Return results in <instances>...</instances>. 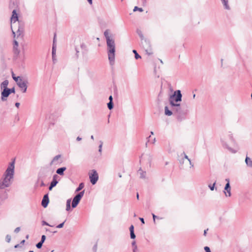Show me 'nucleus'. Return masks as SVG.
Listing matches in <instances>:
<instances>
[{"instance_id": "aec40b11", "label": "nucleus", "mask_w": 252, "mask_h": 252, "mask_svg": "<svg viewBox=\"0 0 252 252\" xmlns=\"http://www.w3.org/2000/svg\"><path fill=\"white\" fill-rule=\"evenodd\" d=\"M8 85V81L7 80H5L0 84L1 89H4L8 88H7Z\"/></svg>"}, {"instance_id": "79ce46f5", "label": "nucleus", "mask_w": 252, "mask_h": 252, "mask_svg": "<svg viewBox=\"0 0 252 252\" xmlns=\"http://www.w3.org/2000/svg\"><path fill=\"white\" fill-rule=\"evenodd\" d=\"M139 171H142L141 169H140L139 170ZM141 175H140V178H145V175H146V172H142L141 173Z\"/></svg>"}, {"instance_id": "473e14b6", "label": "nucleus", "mask_w": 252, "mask_h": 252, "mask_svg": "<svg viewBox=\"0 0 252 252\" xmlns=\"http://www.w3.org/2000/svg\"><path fill=\"white\" fill-rule=\"evenodd\" d=\"M28 82V81L27 80H25V79H23L22 77L21 78H20L19 79V80L16 82L17 85H19V84H20V83H22V82Z\"/></svg>"}, {"instance_id": "c03bdc74", "label": "nucleus", "mask_w": 252, "mask_h": 252, "mask_svg": "<svg viewBox=\"0 0 252 252\" xmlns=\"http://www.w3.org/2000/svg\"><path fill=\"white\" fill-rule=\"evenodd\" d=\"M14 54L18 55L19 54V50L17 49V48H14Z\"/></svg>"}, {"instance_id": "39448f33", "label": "nucleus", "mask_w": 252, "mask_h": 252, "mask_svg": "<svg viewBox=\"0 0 252 252\" xmlns=\"http://www.w3.org/2000/svg\"><path fill=\"white\" fill-rule=\"evenodd\" d=\"M15 90L14 87L12 88H6L3 89L1 93V99L2 101H5L7 100V98L12 93H15Z\"/></svg>"}, {"instance_id": "cd10ccee", "label": "nucleus", "mask_w": 252, "mask_h": 252, "mask_svg": "<svg viewBox=\"0 0 252 252\" xmlns=\"http://www.w3.org/2000/svg\"><path fill=\"white\" fill-rule=\"evenodd\" d=\"M107 107H108V108L109 109V110H112L113 107H114V103H113V102H111V101H109L108 103H107Z\"/></svg>"}, {"instance_id": "ddd939ff", "label": "nucleus", "mask_w": 252, "mask_h": 252, "mask_svg": "<svg viewBox=\"0 0 252 252\" xmlns=\"http://www.w3.org/2000/svg\"><path fill=\"white\" fill-rule=\"evenodd\" d=\"M28 82H22V83H20L19 84L18 87L21 89V91L23 93H26L28 88Z\"/></svg>"}, {"instance_id": "0e129e2a", "label": "nucleus", "mask_w": 252, "mask_h": 252, "mask_svg": "<svg viewBox=\"0 0 252 252\" xmlns=\"http://www.w3.org/2000/svg\"><path fill=\"white\" fill-rule=\"evenodd\" d=\"M87 1L89 3V4H92V3H93V0H87Z\"/></svg>"}, {"instance_id": "4c0bfd02", "label": "nucleus", "mask_w": 252, "mask_h": 252, "mask_svg": "<svg viewBox=\"0 0 252 252\" xmlns=\"http://www.w3.org/2000/svg\"><path fill=\"white\" fill-rule=\"evenodd\" d=\"M103 142L100 141V144L99 145V149L98 152L101 154L102 152V147Z\"/></svg>"}, {"instance_id": "f8f14e48", "label": "nucleus", "mask_w": 252, "mask_h": 252, "mask_svg": "<svg viewBox=\"0 0 252 252\" xmlns=\"http://www.w3.org/2000/svg\"><path fill=\"white\" fill-rule=\"evenodd\" d=\"M49 203V198L48 196V193L45 194L42 199L41 205L44 208H46Z\"/></svg>"}, {"instance_id": "6e6552de", "label": "nucleus", "mask_w": 252, "mask_h": 252, "mask_svg": "<svg viewBox=\"0 0 252 252\" xmlns=\"http://www.w3.org/2000/svg\"><path fill=\"white\" fill-rule=\"evenodd\" d=\"M85 190H83L77 194L73 198L72 201V207L75 208L79 203L81 198L84 194Z\"/></svg>"}, {"instance_id": "8fccbe9b", "label": "nucleus", "mask_w": 252, "mask_h": 252, "mask_svg": "<svg viewBox=\"0 0 252 252\" xmlns=\"http://www.w3.org/2000/svg\"><path fill=\"white\" fill-rule=\"evenodd\" d=\"M46 186L45 184L44 183L43 181V180H41V183H40V187H45Z\"/></svg>"}, {"instance_id": "1a4fd4ad", "label": "nucleus", "mask_w": 252, "mask_h": 252, "mask_svg": "<svg viewBox=\"0 0 252 252\" xmlns=\"http://www.w3.org/2000/svg\"><path fill=\"white\" fill-rule=\"evenodd\" d=\"M12 16L11 17V29L13 34L14 37H15V32H14V24L16 23L17 21H19L18 20V16L16 10L14 9L12 12Z\"/></svg>"}, {"instance_id": "603ef678", "label": "nucleus", "mask_w": 252, "mask_h": 252, "mask_svg": "<svg viewBox=\"0 0 252 252\" xmlns=\"http://www.w3.org/2000/svg\"><path fill=\"white\" fill-rule=\"evenodd\" d=\"M139 220L142 224L145 223L144 219L143 218H139Z\"/></svg>"}, {"instance_id": "4468645a", "label": "nucleus", "mask_w": 252, "mask_h": 252, "mask_svg": "<svg viewBox=\"0 0 252 252\" xmlns=\"http://www.w3.org/2000/svg\"><path fill=\"white\" fill-rule=\"evenodd\" d=\"M224 190L226 191L228 193V195L226 194V192L224 191V192L226 195V196H230L231 195V187L230 185V183L227 182L224 187Z\"/></svg>"}, {"instance_id": "0eeeda50", "label": "nucleus", "mask_w": 252, "mask_h": 252, "mask_svg": "<svg viewBox=\"0 0 252 252\" xmlns=\"http://www.w3.org/2000/svg\"><path fill=\"white\" fill-rule=\"evenodd\" d=\"M141 45L147 54L150 55L153 54L151 48V43L148 39L144 38L143 40H141Z\"/></svg>"}, {"instance_id": "bf43d9fd", "label": "nucleus", "mask_w": 252, "mask_h": 252, "mask_svg": "<svg viewBox=\"0 0 252 252\" xmlns=\"http://www.w3.org/2000/svg\"><path fill=\"white\" fill-rule=\"evenodd\" d=\"M109 101L113 102V97L112 95H110L109 97Z\"/></svg>"}, {"instance_id": "2eb2a0df", "label": "nucleus", "mask_w": 252, "mask_h": 252, "mask_svg": "<svg viewBox=\"0 0 252 252\" xmlns=\"http://www.w3.org/2000/svg\"><path fill=\"white\" fill-rule=\"evenodd\" d=\"M134 226L133 225H131L129 227L130 236V238L132 239H134L136 237V236L134 234Z\"/></svg>"}, {"instance_id": "5fc2aeb1", "label": "nucleus", "mask_w": 252, "mask_h": 252, "mask_svg": "<svg viewBox=\"0 0 252 252\" xmlns=\"http://www.w3.org/2000/svg\"><path fill=\"white\" fill-rule=\"evenodd\" d=\"M229 137H230V139H231V140L232 141V142H234V139L232 135V134H230L229 135Z\"/></svg>"}, {"instance_id": "9b49d317", "label": "nucleus", "mask_w": 252, "mask_h": 252, "mask_svg": "<svg viewBox=\"0 0 252 252\" xmlns=\"http://www.w3.org/2000/svg\"><path fill=\"white\" fill-rule=\"evenodd\" d=\"M56 34H54V39H53V43L52 45V60L53 63H55V61H56V44L55 43V38H56Z\"/></svg>"}, {"instance_id": "a878e982", "label": "nucleus", "mask_w": 252, "mask_h": 252, "mask_svg": "<svg viewBox=\"0 0 252 252\" xmlns=\"http://www.w3.org/2000/svg\"><path fill=\"white\" fill-rule=\"evenodd\" d=\"M84 187V184L83 183H81L79 185L78 188L76 189L75 191L78 192L80 190H81Z\"/></svg>"}, {"instance_id": "2f4dec72", "label": "nucleus", "mask_w": 252, "mask_h": 252, "mask_svg": "<svg viewBox=\"0 0 252 252\" xmlns=\"http://www.w3.org/2000/svg\"><path fill=\"white\" fill-rule=\"evenodd\" d=\"M133 11L134 12H135L136 11H139L140 12H143V9L142 8H140V7H138V6H135L134 7V9H133Z\"/></svg>"}, {"instance_id": "c85d7f7f", "label": "nucleus", "mask_w": 252, "mask_h": 252, "mask_svg": "<svg viewBox=\"0 0 252 252\" xmlns=\"http://www.w3.org/2000/svg\"><path fill=\"white\" fill-rule=\"evenodd\" d=\"M58 182H59V180L52 179V181H51V182L50 183V185L55 187L56 186V185H57Z\"/></svg>"}, {"instance_id": "dca6fc26", "label": "nucleus", "mask_w": 252, "mask_h": 252, "mask_svg": "<svg viewBox=\"0 0 252 252\" xmlns=\"http://www.w3.org/2000/svg\"><path fill=\"white\" fill-rule=\"evenodd\" d=\"M66 170V168L65 167H62L59 168L56 170L57 174L63 176L64 175V172Z\"/></svg>"}, {"instance_id": "7ed1b4c3", "label": "nucleus", "mask_w": 252, "mask_h": 252, "mask_svg": "<svg viewBox=\"0 0 252 252\" xmlns=\"http://www.w3.org/2000/svg\"><path fill=\"white\" fill-rule=\"evenodd\" d=\"M107 46V53L110 64L113 65L115 63V44L114 40H108L106 42Z\"/></svg>"}, {"instance_id": "a19ab883", "label": "nucleus", "mask_w": 252, "mask_h": 252, "mask_svg": "<svg viewBox=\"0 0 252 252\" xmlns=\"http://www.w3.org/2000/svg\"><path fill=\"white\" fill-rule=\"evenodd\" d=\"M41 223H42V225H47V226H49L51 227L53 226V225H50L48 222H47L45 220H42Z\"/></svg>"}, {"instance_id": "b1692460", "label": "nucleus", "mask_w": 252, "mask_h": 252, "mask_svg": "<svg viewBox=\"0 0 252 252\" xmlns=\"http://www.w3.org/2000/svg\"><path fill=\"white\" fill-rule=\"evenodd\" d=\"M70 202L71 199H68L66 201V210L67 211H69L70 210Z\"/></svg>"}, {"instance_id": "052dcab7", "label": "nucleus", "mask_w": 252, "mask_h": 252, "mask_svg": "<svg viewBox=\"0 0 252 252\" xmlns=\"http://www.w3.org/2000/svg\"><path fill=\"white\" fill-rule=\"evenodd\" d=\"M184 158H182V159L179 160V162L181 164H183L184 163Z\"/></svg>"}, {"instance_id": "bb28decb", "label": "nucleus", "mask_w": 252, "mask_h": 252, "mask_svg": "<svg viewBox=\"0 0 252 252\" xmlns=\"http://www.w3.org/2000/svg\"><path fill=\"white\" fill-rule=\"evenodd\" d=\"M132 52L134 54L135 58L136 60L141 58V56L138 54L136 50H133Z\"/></svg>"}, {"instance_id": "6e6d98bb", "label": "nucleus", "mask_w": 252, "mask_h": 252, "mask_svg": "<svg viewBox=\"0 0 252 252\" xmlns=\"http://www.w3.org/2000/svg\"><path fill=\"white\" fill-rule=\"evenodd\" d=\"M152 216H153V218L154 222H155V219L157 218V216L154 214H153V213H152Z\"/></svg>"}, {"instance_id": "680f3d73", "label": "nucleus", "mask_w": 252, "mask_h": 252, "mask_svg": "<svg viewBox=\"0 0 252 252\" xmlns=\"http://www.w3.org/2000/svg\"><path fill=\"white\" fill-rule=\"evenodd\" d=\"M208 230V229H205L204 231V233H203V235L204 236H206V234H207V231Z\"/></svg>"}, {"instance_id": "20e7f679", "label": "nucleus", "mask_w": 252, "mask_h": 252, "mask_svg": "<svg viewBox=\"0 0 252 252\" xmlns=\"http://www.w3.org/2000/svg\"><path fill=\"white\" fill-rule=\"evenodd\" d=\"M182 94L180 90H176L171 95L169 98L171 106L179 104L182 101Z\"/></svg>"}, {"instance_id": "e433bc0d", "label": "nucleus", "mask_w": 252, "mask_h": 252, "mask_svg": "<svg viewBox=\"0 0 252 252\" xmlns=\"http://www.w3.org/2000/svg\"><path fill=\"white\" fill-rule=\"evenodd\" d=\"M42 245H43V243H42L41 242H39L38 243H37L36 244V247L37 249H41L42 247Z\"/></svg>"}, {"instance_id": "f257e3e1", "label": "nucleus", "mask_w": 252, "mask_h": 252, "mask_svg": "<svg viewBox=\"0 0 252 252\" xmlns=\"http://www.w3.org/2000/svg\"><path fill=\"white\" fill-rule=\"evenodd\" d=\"M14 160L10 162L6 169L3 177L0 180V189L8 187L10 184V180L13 178L14 173Z\"/></svg>"}, {"instance_id": "09e8293b", "label": "nucleus", "mask_w": 252, "mask_h": 252, "mask_svg": "<svg viewBox=\"0 0 252 252\" xmlns=\"http://www.w3.org/2000/svg\"><path fill=\"white\" fill-rule=\"evenodd\" d=\"M18 42L16 40L14 41V48H16L15 46L18 47Z\"/></svg>"}, {"instance_id": "72a5a7b5", "label": "nucleus", "mask_w": 252, "mask_h": 252, "mask_svg": "<svg viewBox=\"0 0 252 252\" xmlns=\"http://www.w3.org/2000/svg\"><path fill=\"white\" fill-rule=\"evenodd\" d=\"M181 156L182 157V158H183L184 159H188V160L189 161V160H190L189 157H188V156L186 155V154L184 152L181 155Z\"/></svg>"}, {"instance_id": "ea45409f", "label": "nucleus", "mask_w": 252, "mask_h": 252, "mask_svg": "<svg viewBox=\"0 0 252 252\" xmlns=\"http://www.w3.org/2000/svg\"><path fill=\"white\" fill-rule=\"evenodd\" d=\"M45 240H46V236L44 235H43L41 236V240L40 241V242L43 244L44 243Z\"/></svg>"}, {"instance_id": "a18cd8bd", "label": "nucleus", "mask_w": 252, "mask_h": 252, "mask_svg": "<svg viewBox=\"0 0 252 252\" xmlns=\"http://www.w3.org/2000/svg\"><path fill=\"white\" fill-rule=\"evenodd\" d=\"M60 177L59 176L57 175V174H55L53 175V180H60Z\"/></svg>"}, {"instance_id": "6ab92c4d", "label": "nucleus", "mask_w": 252, "mask_h": 252, "mask_svg": "<svg viewBox=\"0 0 252 252\" xmlns=\"http://www.w3.org/2000/svg\"><path fill=\"white\" fill-rule=\"evenodd\" d=\"M223 6L225 9L229 10L230 7L228 5V0H221Z\"/></svg>"}, {"instance_id": "5701e85b", "label": "nucleus", "mask_w": 252, "mask_h": 252, "mask_svg": "<svg viewBox=\"0 0 252 252\" xmlns=\"http://www.w3.org/2000/svg\"><path fill=\"white\" fill-rule=\"evenodd\" d=\"M61 156L60 155H58L56 156L55 157H54V158H53V159L50 163V165H52L53 164V163L54 162H55L56 161L58 160L59 159V158H61Z\"/></svg>"}, {"instance_id": "13d9d810", "label": "nucleus", "mask_w": 252, "mask_h": 252, "mask_svg": "<svg viewBox=\"0 0 252 252\" xmlns=\"http://www.w3.org/2000/svg\"><path fill=\"white\" fill-rule=\"evenodd\" d=\"M20 103L19 102H16L15 104V105L16 107L17 108H19V106H20Z\"/></svg>"}, {"instance_id": "423d86ee", "label": "nucleus", "mask_w": 252, "mask_h": 252, "mask_svg": "<svg viewBox=\"0 0 252 252\" xmlns=\"http://www.w3.org/2000/svg\"><path fill=\"white\" fill-rule=\"evenodd\" d=\"M17 24V29H16V28H15V26L14 25V32L15 33H16L17 37L20 36L23 37L24 32L25 24L22 21H18Z\"/></svg>"}, {"instance_id": "f704fd0d", "label": "nucleus", "mask_w": 252, "mask_h": 252, "mask_svg": "<svg viewBox=\"0 0 252 252\" xmlns=\"http://www.w3.org/2000/svg\"><path fill=\"white\" fill-rule=\"evenodd\" d=\"M12 77H13V79H14V80L16 82H17L19 79L20 78H21V77L20 76H17V77H15L14 76V74H12Z\"/></svg>"}, {"instance_id": "37998d69", "label": "nucleus", "mask_w": 252, "mask_h": 252, "mask_svg": "<svg viewBox=\"0 0 252 252\" xmlns=\"http://www.w3.org/2000/svg\"><path fill=\"white\" fill-rule=\"evenodd\" d=\"M204 249L205 252H211L210 248L208 246H205Z\"/></svg>"}, {"instance_id": "f3484780", "label": "nucleus", "mask_w": 252, "mask_h": 252, "mask_svg": "<svg viewBox=\"0 0 252 252\" xmlns=\"http://www.w3.org/2000/svg\"><path fill=\"white\" fill-rule=\"evenodd\" d=\"M164 110H165V112H164L165 113V115H166V116H170L173 114H174L172 110H170L168 109V107L167 106L165 107Z\"/></svg>"}, {"instance_id": "c756f323", "label": "nucleus", "mask_w": 252, "mask_h": 252, "mask_svg": "<svg viewBox=\"0 0 252 252\" xmlns=\"http://www.w3.org/2000/svg\"><path fill=\"white\" fill-rule=\"evenodd\" d=\"M216 184V181H215L214 182V183L212 185V184H209L208 185V187H209V189L211 190H214Z\"/></svg>"}, {"instance_id": "338daca9", "label": "nucleus", "mask_w": 252, "mask_h": 252, "mask_svg": "<svg viewBox=\"0 0 252 252\" xmlns=\"http://www.w3.org/2000/svg\"><path fill=\"white\" fill-rule=\"evenodd\" d=\"M25 242V240H23L21 241L20 244L23 245V244H24Z\"/></svg>"}, {"instance_id": "69168bd1", "label": "nucleus", "mask_w": 252, "mask_h": 252, "mask_svg": "<svg viewBox=\"0 0 252 252\" xmlns=\"http://www.w3.org/2000/svg\"><path fill=\"white\" fill-rule=\"evenodd\" d=\"M81 139H82V138L80 137L79 136H78V137H77V139H76V140H77V141H80Z\"/></svg>"}, {"instance_id": "f03ea898", "label": "nucleus", "mask_w": 252, "mask_h": 252, "mask_svg": "<svg viewBox=\"0 0 252 252\" xmlns=\"http://www.w3.org/2000/svg\"><path fill=\"white\" fill-rule=\"evenodd\" d=\"M172 110L174 114L176 116V118L178 121H181L185 119L188 113V109L185 105H181L178 104L171 106Z\"/></svg>"}, {"instance_id": "e2e57ef3", "label": "nucleus", "mask_w": 252, "mask_h": 252, "mask_svg": "<svg viewBox=\"0 0 252 252\" xmlns=\"http://www.w3.org/2000/svg\"><path fill=\"white\" fill-rule=\"evenodd\" d=\"M189 164L190 165V167H193V163L191 162V160H189Z\"/></svg>"}, {"instance_id": "774afa93", "label": "nucleus", "mask_w": 252, "mask_h": 252, "mask_svg": "<svg viewBox=\"0 0 252 252\" xmlns=\"http://www.w3.org/2000/svg\"><path fill=\"white\" fill-rule=\"evenodd\" d=\"M20 247L19 244H17V245H15V246H14V248H18V247Z\"/></svg>"}, {"instance_id": "864d4df0", "label": "nucleus", "mask_w": 252, "mask_h": 252, "mask_svg": "<svg viewBox=\"0 0 252 252\" xmlns=\"http://www.w3.org/2000/svg\"><path fill=\"white\" fill-rule=\"evenodd\" d=\"M137 247L135 246L134 248H133L132 251L133 252H137Z\"/></svg>"}, {"instance_id": "4be33fe9", "label": "nucleus", "mask_w": 252, "mask_h": 252, "mask_svg": "<svg viewBox=\"0 0 252 252\" xmlns=\"http://www.w3.org/2000/svg\"><path fill=\"white\" fill-rule=\"evenodd\" d=\"M104 36L106 38V42H107L108 40H112L113 39H111L109 35V30H106L104 32Z\"/></svg>"}, {"instance_id": "58836bf2", "label": "nucleus", "mask_w": 252, "mask_h": 252, "mask_svg": "<svg viewBox=\"0 0 252 252\" xmlns=\"http://www.w3.org/2000/svg\"><path fill=\"white\" fill-rule=\"evenodd\" d=\"M66 220H65L63 222L58 224L56 227L57 228H61L62 227H63V225H64V222H65Z\"/></svg>"}, {"instance_id": "4d7b16f0", "label": "nucleus", "mask_w": 252, "mask_h": 252, "mask_svg": "<svg viewBox=\"0 0 252 252\" xmlns=\"http://www.w3.org/2000/svg\"><path fill=\"white\" fill-rule=\"evenodd\" d=\"M54 187L53 186H51L50 184L49 186V188H48V189L49 190H52V189H53V188H54Z\"/></svg>"}, {"instance_id": "49530a36", "label": "nucleus", "mask_w": 252, "mask_h": 252, "mask_svg": "<svg viewBox=\"0 0 252 252\" xmlns=\"http://www.w3.org/2000/svg\"><path fill=\"white\" fill-rule=\"evenodd\" d=\"M75 51H76V58L78 59V57H79V50L77 48L75 47Z\"/></svg>"}, {"instance_id": "9d476101", "label": "nucleus", "mask_w": 252, "mask_h": 252, "mask_svg": "<svg viewBox=\"0 0 252 252\" xmlns=\"http://www.w3.org/2000/svg\"><path fill=\"white\" fill-rule=\"evenodd\" d=\"M89 178L92 185H95L98 179V175L96 171L93 170L92 173L89 175Z\"/></svg>"}, {"instance_id": "412c9836", "label": "nucleus", "mask_w": 252, "mask_h": 252, "mask_svg": "<svg viewBox=\"0 0 252 252\" xmlns=\"http://www.w3.org/2000/svg\"><path fill=\"white\" fill-rule=\"evenodd\" d=\"M80 47L82 50H83V54L86 53L88 51L87 46L84 43H81Z\"/></svg>"}, {"instance_id": "a211bd4d", "label": "nucleus", "mask_w": 252, "mask_h": 252, "mask_svg": "<svg viewBox=\"0 0 252 252\" xmlns=\"http://www.w3.org/2000/svg\"><path fill=\"white\" fill-rule=\"evenodd\" d=\"M245 162L248 166L252 168V160L248 156H246Z\"/></svg>"}, {"instance_id": "393cba45", "label": "nucleus", "mask_w": 252, "mask_h": 252, "mask_svg": "<svg viewBox=\"0 0 252 252\" xmlns=\"http://www.w3.org/2000/svg\"><path fill=\"white\" fill-rule=\"evenodd\" d=\"M136 32L140 37L141 40H143L144 37L143 36L142 31L139 29H137Z\"/></svg>"}, {"instance_id": "c9c22d12", "label": "nucleus", "mask_w": 252, "mask_h": 252, "mask_svg": "<svg viewBox=\"0 0 252 252\" xmlns=\"http://www.w3.org/2000/svg\"><path fill=\"white\" fill-rule=\"evenodd\" d=\"M5 240L7 243H9L11 241V236L9 234L6 235L5 237Z\"/></svg>"}, {"instance_id": "7c9ffc66", "label": "nucleus", "mask_w": 252, "mask_h": 252, "mask_svg": "<svg viewBox=\"0 0 252 252\" xmlns=\"http://www.w3.org/2000/svg\"><path fill=\"white\" fill-rule=\"evenodd\" d=\"M225 148H227L230 152H231L232 153H236L237 152V150H235L229 147L228 145H225Z\"/></svg>"}, {"instance_id": "de8ad7c7", "label": "nucleus", "mask_w": 252, "mask_h": 252, "mask_svg": "<svg viewBox=\"0 0 252 252\" xmlns=\"http://www.w3.org/2000/svg\"><path fill=\"white\" fill-rule=\"evenodd\" d=\"M20 230V227H18L17 228H16L14 230V232L16 233H18Z\"/></svg>"}, {"instance_id": "3c124183", "label": "nucleus", "mask_w": 252, "mask_h": 252, "mask_svg": "<svg viewBox=\"0 0 252 252\" xmlns=\"http://www.w3.org/2000/svg\"><path fill=\"white\" fill-rule=\"evenodd\" d=\"M131 245L132 246V248H134L135 246H137L136 244V242L135 241H132Z\"/></svg>"}]
</instances>
